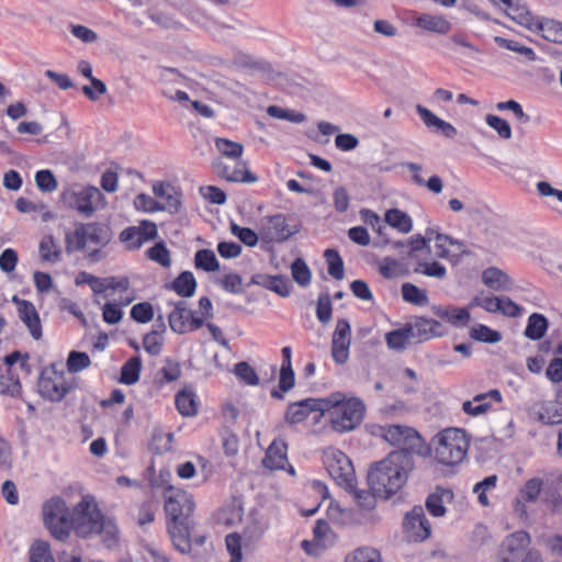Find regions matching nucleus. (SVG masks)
I'll return each instance as SVG.
<instances>
[{
	"label": "nucleus",
	"mask_w": 562,
	"mask_h": 562,
	"mask_svg": "<svg viewBox=\"0 0 562 562\" xmlns=\"http://www.w3.org/2000/svg\"><path fill=\"white\" fill-rule=\"evenodd\" d=\"M542 488V480L533 477L528 480L520 490V496L527 502H533Z\"/></svg>",
	"instance_id": "62"
},
{
	"label": "nucleus",
	"mask_w": 562,
	"mask_h": 562,
	"mask_svg": "<svg viewBox=\"0 0 562 562\" xmlns=\"http://www.w3.org/2000/svg\"><path fill=\"white\" fill-rule=\"evenodd\" d=\"M170 289L182 297H191L196 290V280L191 271H183L173 280Z\"/></svg>",
	"instance_id": "29"
},
{
	"label": "nucleus",
	"mask_w": 562,
	"mask_h": 562,
	"mask_svg": "<svg viewBox=\"0 0 562 562\" xmlns=\"http://www.w3.org/2000/svg\"><path fill=\"white\" fill-rule=\"evenodd\" d=\"M494 41L502 48H506L508 50L519 53V54L526 56L529 60L536 59V54L530 47L522 46L516 41L507 40V38H504L501 36H496L494 38Z\"/></svg>",
	"instance_id": "51"
},
{
	"label": "nucleus",
	"mask_w": 562,
	"mask_h": 562,
	"mask_svg": "<svg viewBox=\"0 0 562 562\" xmlns=\"http://www.w3.org/2000/svg\"><path fill=\"white\" fill-rule=\"evenodd\" d=\"M30 562H55L48 542L36 540L30 548Z\"/></svg>",
	"instance_id": "44"
},
{
	"label": "nucleus",
	"mask_w": 562,
	"mask_h": 562,
	"mask_svg": "<svg viewBox=\"0 0 562 562\" xmlns=\"http://www.w3.org/2000/svg\"><path fill=\"white\" fill-rule=\"evenodd\" d=\"M530 543L529 533L516 531L509 535L502 543L499 558L502 562H517Z\"/></svg>",
	"instance_id": "18"
},
{
	"label": "nucleus",
	"mask_w": 562,
	"mask_h": 562,
	"mask_svg": "<svg viewBox=\"0 0 562 562\" xmlns=\"http://www.w3.org/2000/svg\"><path fill=\"white\" fill-rule=\"evenodd\" d=\"M196 311L188 307L186 301H178L168 316L171 330L176 334H187L202 327L201 318H196Z\"/></svg>",
	"instance_id": "13"
},
{
	"label": "nucleus",
	"mask_w": 562,
	"mask_h": 562,
	"mask_svg": "<svg viewBox=\"0 0 562 562\" xmlns=\"http://www.w3.org/2000/svg\"><path fill=\"white\" fill-rule=\"evenodd\" d=\"M416 273H423L427 277L437 278V279H443L447 276L446 268L437 262H427V261H419L417 263V267L414 269Z\"/></svg>",
	"instance_id": "50"
},
{
	"label": "nucleus",
	"mask_w": 562,
	"mask_h": 562,
	"mask_svg": "<svg viewBox=\"0 0 562 562\" xmlns=\"http://www.w3.org/2000/svg\"><path fill=\"white\" fill-rule=\"evenodd\" d=\"M531 32L540 34L546 41L562 45V22L558 20L537 16Z\"/></svg>",
	"instance_id": "22"
},
{
	"label": "nucleus",
	"mask_w": 562,
	"mask_h": 562,
	"mask_svg": "<svg viewBox=\"0 0 562 562\" xmlns=\"http://www.w3.org/2000/svg\"><path fill=\"white\" fill-rule=\"evenodd\" d=\"M432 312L436 316L447 321L456 327H463L470 321V312L467 307L456 306H434Z\"/></svg>",
	"instance_id": "25"
},
{
	"label": "nucleus",
	"mask_w": 562,
	"mask_h": 562,
	"mask_svg": "<svg viewBox=\"0 0 562 562\" xmlns=\"http://www.w3.org/2000/svg\"><path fill=\"white\" fill-rule=\"evenodd\" d=\"M496 482H497V476L490 475L474 485L473 492L477 494V499L481 505L487 506L490 504L488 498L486 496V491L495 487Z\"/></svg>",
	"instance_id": "61"
},
{
	"label": "nucleus",
	"mask_w": 562,
	"mask_h": 562,
	"mask_svg": "<svg viewBox=\"0 0 562 562\" xmlns=\"http://www.w3.org/2000/svg\"><path fill=\"white\" fill-rule=\"evenodd\" d=\"M383 430V438L393 446L400 447L397 451L413 454H423L425 443L420 435L412 427L390 425Z\"/></svg>",
	"instance_id": "9"
},
{
	"label": "nucleus",
	"mask_w": 562,
	"mask_h": 562,
	"mask_svg": "<svg viewBox=\"0 0 562 562\" xmlns=\"http://www.w3.org/2000/svg\"><path fill=\"white\" fill-rule=\"evenodd\" d=\"M18 315H19V318L23 322V324L29 329L30 335L35 340L41 339L42 338V324H41L40 315L34 306V304L32 302L29 303L26 307H23L20 311H18Z\"/></svg>",
	"instance_id": "28"
},
{
	"label": "nucleus",
	"mask_w": 562,
	"mask_h": 562,
	"mask_svg": "<svg viewBox=\"0 0 562 562\" xmlns=\"http://www.w3.org/2000/svg\"><path fill=\"white\" fill-rule=\"evenodd\" d=\"M288 445L283 440H273L268 447L262 464L270 470H282L288 463Z\"/></svg>",
	"instance_id": "23"
},
{
	"label": "nucleus",
	"mask_w": 562,
	"mask_h": 562,
	"mask_svg": "<svg viewBox=\"0 0 562 562\" xmlns=\"http://www.w3.org/2000/svg\"><path fill=\"white\" fill-rule=\"evenodd\" d=\"M384 221L391 227L396 228L403 234H407L413 228L411 216L400 209H391L385 212Z\"/></svg>",
	"instance_id": "30"
},
{
	"label": "nucleus",
	"mask_w": 562,
	"mask_h": 562,
	"mask_svg": "<svg viewBox=\"0 0 562 562\" xmlns=\"http://www.w3.org/2000/svg\"><path fill=\"white\" fill-rule=\"evenodd\" d=\"M331 300L328 293H322L317 300L316 316L323 324H328L331 319Z\"/></svg>",
	"instance_id": "54"
},
{
	"label": "nucleus",
	"mask_w": 562,
	"mask_h": 562,
	"mask_svg": "<svg viewBox=\"0 0 562 562\" xmlns=\"http://www.w3.org/2000/svg\"><path fill=\"white\" fill-rule=\"evenodd\" d=\"M153 192L156 198L162 200L160 211L177 214L181 207V192L168 182L154 184Z\"/></svg>",
	"instance_id": "20"
},
{
	"label": "nucleus",
	"mask_w": 562,
	"mask_h": 562,
	"mask_svg": "<svg viewBox=\"0 0 562 562\" xmlns=\"http://www.w3.org/2000/svg\"><path fill=\"white\" fill-rule=\"evenodd\" d=\"M40 254L44 261L56 262L59 259L60 252L52 236H46L42 239L40 243Z\"/></svg>",
	"instance_id": "52"
},
{
	"label": "nucleus",
	"mask_w": 562,
	"mask_h": 562,
	"mask_svg": "<svg viewBox=\"0 0 562 562\" xmlns=\"http://www.w3.org/2000/svg\"><path fill=\"white\" fill-rule=\"evenodd\" d=\"M103 527L97 535H102L103 542L108 548H112L117 541L119 529L111 519H102Z\"/></svg>",
	"instance_id": "59"
},
{
	"label": "nucleus",
	"mask_w": 562,
	"mask_h": 562,
	"mask_svg": "<svg viewBox=\"0 0 562 562\" xmlns=\"http://www.w3.org/2000/svg\"><path fill=\"white\" fill-rule=\"evenodd\" d=\"M325 467L336 483L345 488H353L356 482L355 469L350 459L340 450H330L325 453Z\"/></svg>",
	"instance_id": "10"
},
{
	"label": "nucleus",
	"mask_w": 562,
	"mask_h": 562,
	"mask_svg": "<svg viewBox=\"0 0 562 562\" xmlns=\"http://www.w3.org/2000/svg\"><path fill=\"white\" fill-rule=\"evenodd\" d=\"M215 145L218 151L222 154L220 158L235 160L241 159L244 146L240 143L218 137L215 139Z\"/></svg>",
	"instance_id": "38"
},
{
	"label": "nucleus",
	"mask_w": 562,
	"mask_h": 562,
	"mask_svg": "<svg viewBox=\"0 0 562 562\" xmlns=\"http://www.w3.org/2000/svg\"><path fill=\"white\" fill-rule=\"evenodd\" d=\"M445 497H452L449 490L437 488L434 493L429 494L426 499V508L434 517H442L446 514L443 505Z\"/></svg>",
	"instance_id": "32"
},
{
	"label": "nucleus",
	"mask_w": 562,
	"mask_h": 562,
	"mask_svg": "<svg viewBox=\"0 0 562 562\" xmlns=\"http://www.w3.org/2000/svg\"><path fill=\"white\" fill-rule=\"evenodd\" d=\"M105 205L106 199L104 194L94 186H86L78 192L72 193V206L86 218L103 210Z\"/></svg>",
	"instance_id": "12"
},
{
	"label": "nucleus",
	"mask_w": 562,
	"mask_h": 562,
	"mask_svg": "<svg viewBox=\"0 0 562 562\" xmlns=\"http://www.w3.org/2000/svg\"><path fill=\"white\" fill-rule=\"evenodd\" d=\"M402 296L405 302L412 303L418 306H425L429 303L427 292L419 289L413 283L406 282L401 288Z\"/></svg>",
	"instance_id": "36"
},
{
	"label": "nucleus",
	"mask_w": 562,
	"mask_h": 562,
	"mask_svg": "<svg viewBox=\"0 0 562 562\" xmlns=\"http://www.w3.org/2000/svg\"><path fill=\"white\" fill-rule=\"evenodd\" d=\"M296 232L288 225L285 215L276 214L261 220L259 236L267 243H283Z\"/></svg>",
	"instance_id": "14"
},
{
	"label": "nucleus",
	"mask_w": 562,
	"mask_h": 562,
	"mask_svg": "<svg viewBox=\"0 0 562 562\" xmlns=\"http://www.w3.org/2000/svg\"><path fill=\"white\" fill-rule=\"evenodd\" d=\"M120 240L126 245L128 250L139 249L143 246L138 228L135 226L123 229L120 234Z\"/></svg>",
	"instance_id": "60"
},
{
	"label": "nucleus",
	"mask_w": 562,
	"mask_h": 562,
	"mask_svg": "<svg viewBox=\"0 0 562 562\" xmlns=\"http://www.w3.org/2000/svg\"><path fill=\"white\" fill-rule=\"evenodd\" d=\"M413 468L414 459L409 453L392 451L371 467L368 484L378 497L387 499L405 485Z\"/></svg>",
	"instance_id": "1"
},
{
	"label": "nucleus",
	"mask_w": 562,
	"mask_h": 562,
	"mask_svg": "<svg viewBox=\"0 0 562 562\" xmlns=\"http://www.w3.org/2000/svg\"><path fill=\"white\" fill-rule=\"evenodd\" d=\"M131 317L140 324L150 322L154 317L153 306L148 302L137 303L131 310Z\"/></svg>",
	"instance_id": "57"
},
{
	"label": "nucleus",
	"mask_w": 562,
	"mask_h": 562,
	"mask_svg": "<svg viewBox=\"0 0 562 562\" xmlns=\"http://www.w3.org/2000/svg\"><path fill=\"white\" fill-rule=\"evenodd\" d=\"M412 339L407 326L390 331L385 335V341L390 349L403 350L406 344Z\"/></svg>",
	"instance_id": "43"
},
{
	"label": "nucleus",
	"mask_w": 562,
	"mask_h": 562,
	"mask_svg": "<svg viewBox=\"0 0 562 562\" xmlns=\"http://www.w3.org/2000/svg\"><path fill=\"white\" fill-rule=\"evenodd\" d=\"M147 258L159 263L164 268L171 265L170 251L164 241L156 243L146 251Z\"/></svg>",
	"instance_id": "46"
},
{
	"label": "nucleus",
	"mask_w": 562,
	"mask_h": 562,
	"mask_svg": "<svg viewBox=\"0 0 562 562\" xmlns=\"http://www.w3.org/2000/svg\"><path fill=\"white\" fill-rule=\"evenodd\" d=\"M162 338L157 329L146 334L143 339L145 350L151 356H158L162 349Z\"/></svg>",
	"instance_id": "58"
},
{
	"label": "nucleus",
	"mask_w": 562,
	"mask_h": 562,
	"mask_svg": "<svg viewBox=\"0 0 562 562\" xmlns=\"http://www.w3.org/2000/svg\"><path fill=\"white\" fill-rule=\"evenodd\" d=\"M350 345V324L347 319L340 318L336 323L331 338V357L337 364H345L348 361Z\"/></svg>",
	"instance_id": "15"
},
{
	"label": "nucleus",
	"mask_w": 562,
	"mask_h": 562,
	"mask_svg": "<svg viewBox=\"0 0 562 562\" xmlns=\"http://www.w3.org/2000/svg\"><path fill=\"white\" fill-rule=\"evenodd\" d=\"M469 336L476 341L487 344H497L502 340V334L499 331L482 324L473 326L469 331Z\"/></svg>",
	"instance_id": "39"
},
{
	"label": "nucleus",
	"mask_w": 562,
	"mask_h": 562,
	"mask_svg": "<svg viewBox=\"0 0 562 562\" xmlns=\"http://www.w3.org/2000/svg\"><path fill=\"white\" fill-rule=\"evenodd\" d=\"M165 512L168 517V532L175 548L181 553L191 549L190 517L194 509L192 496L186 491L168 486L165 488Z\"/></svg>",
	"instance_id": "2"
},
{
	"label": "nucleus",
	"mask_w": 562,
	"mask_h": 562,
	"mask_svg": "<svg viewBox=\"0 0 562 562\" xmlns=\"http://www.w3.org/2000/svg\"><path fill=\"white\" fill-rule=\"evenodd\" d=\"M176 406L183 416H194L198 413V403L192 390H182L176 395Z\"/></svg>",
	"instance_id": "34"
},
{
	"label": "nucleus",
	"mask_w": 562,
	"mask_h": 562,
	"mask_svg": "<svg viewBox=\"0 0 562 562\" xmlns=\"http://www.w3.org/2000/svg\"><path fill=\"white\" fill-rule=\"evenodd\" d=\"M69 373L70 353L65 362L52 363L42 371L37 382L41 396L52 402L61 401L70 390Z\"/></svg>",
	"instance_id": "5"
},
{
	"label": "nucleus",
	"mask_w": 562,
	"mask_h": 562,
	"mask_svg": "<svg viewBox=\"0 0 562 562\" xmlns=\"http://www.w3.org/2000/svg\"><path fill=\"white\" fill-rule=\"evenodd\" d=\"M548 328V319L544 315L533 313L528 318V324L525 329V336L531 340L541 339Z\"/></svg>",
	"instance_id": "33"
},
{
	"label": "nucleus",
	"mask_w": 562,
	"mask_h": 562,
	"mask_svg": "<svg viewBox=\"0 0 562 562\" xmlns=\"http://www.w3.org/2000/svg\"><path fill=\"white\" fill-rule=\"evenodd\" d=\"M353 496L357 505L363 510H371L375 507L378 496L371 488L370 491L358 490L356 487V483H353V488H346Z\"/></svg>",
	"instance_id": "41"
},
{
	"label": "nucleus",
	"mask_w": 562,
	"mask_h": 562,
	"mask_svg": "<svg viewBox=\"0 0 562 562\" xmlns=\"http://www.w3.org/2000/svg\"><path fill=\"white\" fill-rule=\"evenodd\" d=\"M103 518L104 516L94 496L85 495L81 501L72 507V531L81 538L97 535L103 527Z\"/></svg>",
	"instance_id": "7"
},
{
	"label": "nucleus",
	"mask_w": 562,
	"mask_h": 562,
	"mask_svg": "<svg viewBox=\"0 0 562 562\" xmlns=\"http://www.w3.org/2000/svg\"><path fill=\"white\" fill-rule=\"evenodd\" d=\"M35 183L43 192H53L57 189V180L50 170H40L35 175Z\"/></svg>",
	"instance_id": "55"
},
{
	"label": "nucleus",
	"mask_w": 562,
	"mask_h": 562,
	"mask_svg": "<svg viewBox=\"0 0 562 562\" xmlns=\"http://www.w3.org/2000/svg\"><path fill=\"white\" fill-rule=\"evenodd\" d=\"M267 113L274 119L285 120L292 123H303L306 120V116L301 112L283 109L277 105L268 106Z\"/></svg>",
	"instance_id": "49"
},
{
	"label": "nucleus",
	"mask_w": 562,
	"mask_h": 562,
	"mask_svg": "<svg viewBox=\"0 0 562 562\" xmlns=\"http://www.w3.org/2000/svg\"><path fill=\"white\" fill-rule=\"evenodd\" d=\"M194 266L196 269L213 272L220 269V262L211 249H200L194 255Z\"/></svg>",
	"instance_id": "37"
},
{
	"label": "nucleus",
	"mask_w": 562,
	"mask_h": 562,
	"mask_svg": "<svg viewBox=\"0 0 562 562\" xmlns=\"http://www.w3.org/2000/svg\"><path fill=\"white\" fill-rule=\"evenodd\" d=\"M291 274L293 280L301 286H307L311 283V270L302 258H296L292 262Z\"/></svg>",
	"instance_id": "45"
},
{
	"label": "nucleus",
	"mask_w": 562,
	"mask_h": 562,
	"mask_svg": "<svg viewBox=\"0 0 562 562\" xmlns=\"http://www.w3.org/2000/svg\"><path fill=\"white\" fill-rule=\"evenodd\" d=\"M324 398H305L291 403L284 415L288 424L294 425L304 422L312 412H319L323 416Z\"/></svg>",
	"instance_id": "19"
},
{
	"label": "nucleus",
	"mask_w": 562,
	"mask_h": 562,
	"mask_svg": "<svg viewBox=\"0 0 562 562\" xmlns=\"http://www.w3.org/2000/svg\"><path fill=\"white\" fill-rule=\"evenodd\" d=\"M324 257L328 263V273L336 280H342L345 277L344 261L335 249H326Z\"/></svg>",
	"instance_id": "42"
},
{
	"label": "nucleus",
	"mask_w": 562,
	"mask_h": 562,
	"mask_svg": "<svg viewBox=\"0 0 562 562\" xmlns=\"http://www.w3.org/2000/svg\"><path fill=\"white\" fill-rule=\"evenodd\" d=\"M142 360L138 356L130 358L121 368L120 383L133 385L139 380Z\"/></svg>",
	"instance_id": "31"
},
{
	"label": "nucleus",
	"mask_w": 562,
	"mask_h": 562,
	"mask_svg": "<svg viewBox=\"0 0 562 562\" xmlns=\"http://www.w3.org/2000/svg\"><path fill=\"white\" fill-rule=\"evenodd\" d=\"M436 460L445 465H456L463 461L469 449L465 432L458 428H448L437 435Z\"/></svg>",
	"instance_id": "6"
},
{
	"label": "nucleus",
	"mask_w": 562,
	"mask_h": 562,
	"mask_svg": "<svg viewBox=\"0 0 562 562\" xmlns=\"http://www.w3.org/2000/svg\"><path fill=\"white\" fill-rule=\"evenodd\" d=\"M112 239L111 228L102 223L79 224L72 234V243L77 250H83L87 258L97 262L101 260V249Z\"/></svg>",
	"instance_id": "4"
},
{
	"label": "nucleus",
	"mask_w": 562,
	"mask_h": 562,
	"mask_svg": "<svg viewBox=\"0 0 562 562\" xmlns=\"http://www.w3.org/2000/svg\"><path fill=\"white\" fill-rule=\"evenodd\" d=\"M406 326L412 339H417L418 341H426L435 337H441L447 333L440 322L424 316L415 317L413 322L408 323Z\"/></svg>",
	"instance_id": "17"
},
{
	"label": "nucleus",
	"mask_w": 562,
	"mask_h": 562,
	"mask_svg": "<svg viewBox=\"0 0 562 562\" xmlns=\"http://www.w3.org/2000/svg\"><path fill=\"white\" fill-rule=\"evenodd\" d=\"M323 414L329 412L331 428L337 432L356 429L364 417L366 406L358 397L346 400L344 393L336 392L324 397Z\"/></svg>",
	"instance_id": "3"
},
{
	"label": "nucleus",
	"mask_w": 562,
	"mask_h": 562,
	"mask_svg": "<svg viewBox=\"0 0 562 562\" xmlns=\"http://www.w3.org/2000/svg\"><path fill=\"white\" fill-rule=\"evenodd\" d=\"M416 26L438 34H447L451 31L452 24L442 15L423 13L416 18Z\"/></svg>",
	"instance_id": "27"
},
{
	"label": "nucleus",
	"mask_w": 562,
	"mask_h": 562,
	"mask_svg": "<svg viewBox=\"0 0 562 562\" xmlns=\"http://www.w3.org/2000/svg\"><path fill=\"white\" fill-rule=\"evenodd\" d=\"M345 562H381V554L371 547L358 548L347 554Z\"/></svg>",
	"instance_id": "47"
},
{
	"label": "nucleus",
	"mask_w": 562,
	"mask_h": 562,
	"mask_svg": "<svg viewBox=\"0 0 562 562\" xmlns=\"http://www.w3.org/2000/svg\"><path fill=\"white\" fill-rule=\"evenodd\" d=\"M404 528L413 541L420 542L429 538L431 527L422 506H415L406 514Z\"/></svg>",
	"instance_id": "16"
},
{
	"label": "nucleus",
	"mask_w": 562,
	"mask_h": 562,
	"mask_svg": "<svg viewBox=\"0 0 562 562\" xmlns=\"http://www.w3.org/2000/svg\"><path fill=\"white\" fill-rule=\"evenodd\" d=\"M214 172L229 182L254 183L258 177L250 172L247 162L241 159L216 158L212 162Z\"/></svg>",
	"instance_id": "11"
},
{
	"label": "nucleus",
	"mask_w": 562,
	"mask_h": 562,
	"mask_svg": "<svg viewBox=\"0 0 562 562\" xmlns=\"http://www.w3.org/2000/svg\"><path fill=\"white\" fill-rule=\"evenodd\" d=\"M235 375L247 385H258L259 376L255 369L246 361H241L235 364Z\"/></svg>",
	"instance_id": "48"
},
{
	"label": "nucleus",
	"mask_w": 562,
	"mask_h": 562,
	"mask_svg": "<svg viewBox=\"0 0 562 562\" xmlns=\"http://www.w3.org/2000/svg\"><path fill=\"white\" fill-rule=\"evenodd\" d=\"M482 282L494 291H509L513 286L510 277L496 267L486 268L482 272Z\"/></svg>",
	"instance_id": "26"
},
{
	"label": "nucleus",
	"mask_w": 562,
	"mask_h": 562,
	"mask_svg": "<svg viewBox=\"0 0 562 562\" xmlns=\"http://www.w3.org/2000/svg\"><path fill=\"white\" fill-rule=\"evenodd\" d=\"M43 520L52 537L65 541L70 535V512L65 499L53 496L42 506Z\"/></svg>",
	"instance_id": "8"
},
{
	"label": "nucleus",
	"mask_w": 562,
	"mask_h": 562,
	"mask_svg": "<svg viewBox=\"0 0 562 562\" xmlns=\"http://www.w3.org/2000/svg\"><path fill=\"white\" fill-rule=\"evenodd\" d=\"M231 232L233 235L239 238V240L248 247L257 245L259 236L255 231L248 227H240L239 225L232 223Z\"/></svg>",
	"instance_id": "53"
},
{
	"label": "nucleus",
	"mask_w": 562,
	"mask_h": 562,
	"mask_svg": "<svg viewBox=\"0 0 562 562\" xmlns=\"http://www.w3.org/2000/svg\"><path fill=\"white\" fill-rule=\"evenodd\" d=\"M21 389L19 376L13 370L5 369V372L0 373V394L18 397L21 394Z\"/></svg>",
	"instance_id": "35"
},
{
	"label": "nucleus",
	"mask_w": 562,
	"mask_h": 562,
	"mask_svg": "<svg viewBox=\"0 0 562 562\" xmlns=\"http://www.w3.org/2000/svg\"><path fill=\"white\" fill-rule=\"evenodd\" d=\"M546 376L552 383H560L562 381V357H554L550 361L546 370Z\"/></svg>",
	"instance_id": "64"
},
{
	"label": "nucleus",
	"mask_w": 562,
	"mask_h": 562,
	"mask_svg": "<svg viewBox=\"0 0 562 562\" xmlns=\"http://www.w3.org/2000/svg\"><path fill=\"white\" fill-rule=\"evenodd\" d=\"M532 416L546 425L562 424V404L558 402H540L532 406Z\"/></svg>",
	"instance_id": "21"
},
{
	"label": "nucleus",
	"mask_w": 562,
	"mask_h": 562,
	"mask_svg": "<svg viewBox=\"0 0 562 562\" xmlns=\"http://www.w3.org/2000/svg\"><path fill=\"white\" fill-rule=\"evenodd\" d=\"M251 281L252 283L262 285L283 297L289 296L291 293V283L289 278L285 276L255 274L251 278Z\"/></svg>",
	"instance_id": "24"
},
{
	"label": "nucleus",
	"mask_w": 562,
	"mask_h": 562,
	"mask_svg": "<svg viewBox=\"0 0 562 562\" xmlns=\"http://www.w3.org/2000/svg\"><path fill=\"white\" fill-rule=\"evenodd\" d=\"M90 86L82 87V93L91 101H97L106 92V86L98 78H91Z\"/></svg>",
	"instance_id": "63"
},
{
	"label": "nucleus",
	"mask_w": 562,
	"mask_h": 562,
	"mask_svg": "<svg viewBox=\"0 0 562 562\" xmlns=\"http://www.w3.org/2000/svg\"><path fill=\"white\" fill-rule=\"evenodd\" d=\"M487 125L495 130L498 136L503 139H509L512 137V127L507 121L504 119L488 114L485 119Z\"/></svg>",
	"instance_id": "56"
},
{
	"label": "nucleus",
	"mask_w": 562,
	"mask_h": 562,
	"mask_svg": "<svg viewBox=\"0 0 562 562\" xmlns=\"http://www.w3.org/2000/svg\"><path fill=\"white\" fill-rule=\"evenodd\" d=\"M507 15L529 31H531L537 20L526 8L514 4L513 2L507 8Z\"/></svg>",
	"instance_id": "40"
}]
</instances>
